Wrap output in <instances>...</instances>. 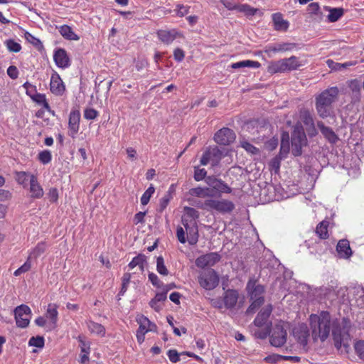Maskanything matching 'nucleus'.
<instances>
[{
  "mask_svg": "<svg viewBox=\"0 0 364 364\" xmlns=\"http://www.w3.org/2000/svg\"><path fill=\"white\" fill-rule=\"evenodd\" d=\"M333 319L327 311H321L317 314H312L309 316L312 338L314 341L320 340L323 343L330 335Z\"/></svg>",
  "mask_w": 364,
  "mask_h": 364,
  "instance_id": "nucleus-1",
  "label": "nucleus"
},
{
  "mask_svg": "<svg viewBox=\"0 0 364 364\" xmlns=\"http://www.w3.org/2000/svg\"><path fill=\"white\" fill-rule=\"evenodd\" d=\"M337 87L323 90L315 98V106L318 116L322 119L331 117L333 113V103L338 95Z\"/></svg>",
  "mask_w": 364,
  "mask_h": 364,
  "instance_id": "nucleus-2",
  "label": "nucleus"
},
{
  "mask_svg": "<svg viewBox=\"0 0 364 364\" xmlns=\"http://www.w3.org/2000/svg\"><path fill=\"white\" fill-rule=\"evenodd\" d=\"M246 290L251 304L245 314L250 315L254 314L264 303L263 294L265 289L263 285L257 284V279L251 277L247 283Z\"/></svg>",
  "mask_w": 364,
  "mask_h": 364,
  "instance_id": "nucleus-3",
  "label": "nucleus"
},
{
  "mask_svg": "<svg viewBox=\"0 0 364 364\" xmlns=\"http://www.w3.org/2000/svg\"><path fill=\"white\" fill-rule=\"evenodd\" d=\"M350 321L348 318H334L331 331L334 346L338 350H341V342L343 341V338L350 336Z\"/></svg>",
  "mask_w": 364,
  "mask_h": 364,
  "instance_id": "nucleus-4",
  "label": "nucleus"
},
{
  "mask_svg": "<svg viewBox=\"0 0 364 364\" xmlns=\"http://www.w3.org/2000/svg\"><path fill=\"white\" fill-rule=\"evenodd\" d=\"M301 65L299 58L292 55L287 58L270 62L267 66V72L270 74L285 73L297 70Z\"/></svg>",
  "mask_w": 364,
  "mask_h": 364,
  "instance_id": "nucleus-5",
  "label": "nucleus"
},
{
  "mask_svg": "<svg viewBox=\"0 0 364 364\" xmlns=\"http://www.w3.org/2000/svg\"><path fill=\"white\" fill-rule=\"evenodd\" d=\"M291 143L292 154L295 156H301L303 146L307 144L306 136L301 124L294 126L291 132Z\"/></svg>",
  "mask_w": 364,
  "mask_h": 364,
  "instance_id": "nucleus-6",
  "label": "nucleus"
},
{
  "mask_svg": "<svg viewBox=\"0 0 364 364\" xmlns=\"http://www.w3.org/2000/svg\"><path fill=\"white\" fill-rule=\"evenodd\" d=\"M203 208L207 210H215L220 213H230L235 208V205L228 200L208 199L205 200Z\"/></svg>",
  "mask_w": 364,
  "mask_h": 364,
  "instance_id": "nucleus-7",
  "label": "nucleus"
},
{
  "mask_svg": "<svg viewBox=\"0 0 364 364\" xmlns=\"http://www.w3.org/2000/svg\"><path fill=\"white\" fill-rule=\"evenodd\" d=\"M206 183L211 188L210 191L216 196V193H230L232 188L223 180L216 178L214 176H207L205 178Z\"/></svg>",
  "mask_w": 364,
  "mask_h": 364,
  "instance_id": "nucleus-8",
  "label": "nucleus"
},
{
  "mask_svg": "<svg viewBox=\"0 0 364 364\" xmlns=\"http://www.w3.org/2000/svg\"><path fill=\"white\" fill-rule=\"evenodd\" d=\"M287 333L282 325L277 324L269 334V342L274 347H282L287 342Z\"/></svg>",
  "mask_w": 364,
  "mask_h": 364,
  "instance_id": "nucleus-9",
  "label": "nucleus"
},
{
  "mask_svg": "<svg viewBox=\"0 0 364 364\" xmlns=\"http://www.w3.org/2000/svg\"><path fill=\"white\" fill-rule=\"evenodd\" d=\"M182 224L185 228V232L187 234V240L190 245H196L198 240V229L196 221L182 218Z\"/></svg>",
  "mask_w": 364,
  "mask_h": 364,
  "instance_id": "nucleus-10",
  "label": "nucleus"
},
{
  "mask_svg": "<svg viewBox=\"0 0 364 364\" xmlns=\"http://www.w3.org/2000/svg\"><path fill=\"white\" fill-rule=\"evenodd\" d=\"M15 319L18 327L26 328L30 321L31 309L25 304H21L15 309Z\"/></svg>",
  "mask_w": 364,
  "mask_h": 364,
  "instance_id": "nucleus-11",
  "label": "nucleus"
},
{
  "mask_svg": "<svg viewBox=\"0 0 364 364\" xmlns=\"http://www.w3.org/2000/svg\"><path fill=\"white\" fill-rule=\"evenodd\" d=\"M223 153L217 147L209 148L204 151L200 159V164L203 166L210 163L212 166L217 165L222 159Z\"/></svg>",
  "mask_w": 364,
  "mask_h": 364,
  "instance_id": "nucleus-12",
  "label": "nucleus"
},
{
  "mask_svg": "<svg viewBox=\"0 0 364 364\" xmlns=\"http://www.w3.org/2000/svg\"><path fill=\"white\" fill-rule=\"evenodd\" d=\"M236 136L233 130L223 127L218 130L214 135L215 141L220 145H229L233 143Z\"/></svg>",
  "mask_w": 364,
  "mask_h": 364,
  "instance_id": "nucleus-13",
  "label": "nucleus"
},
{
  "mask_svg": "<svg viewBox=\"0 0 364 364\" xmlns=\"http://www.w3.org/2000/svg\"><path fill=\"white\" fill-rule=\"evenodd\" d=\"M199 283L203 288L212 290L218 285L219 276L214 269H211L199 277Z\"/></svg>",
  "mask_w": 364,
  "mask_h": 364,
  "instance_id": "nucleus-14",
  "label": "nucleus"
},
{
  "mask_svg": "<svg viewBox=\"0 0 364 364\" xmlns=\"http://www.w3.org/2000/svg\"><path fill=\"white\" fill-rule=\"evenodd\" d=\"M300 119L306 127V131L309 137H314L318 134L313 115L308 109L300 112Z\"/></svg>",
  "mask_w": 364,
  "mask_h": 364,
  "instance_id": "nucleus-15",
  "label": "nucleus"
},
{
  "mask_svg": "<svg viewBox=\"0 0 364 364\" xmlns=\"http://www.w3.org/2000/svg\"><path fill=\"white\" fill-rule=\"evenodd\" d=\"M221 259L218 252H210L198 257L196 259V264L199 268L212 267L218 262Z\"/></svg>",
  "mask_w": 364,
  "mask_h": 364,
  "instance_id": "nucleus-16",
  "label": "nucleus"
},
{
  "mask_svg": "<svg viewBox=\"0 0 364 364\" xmlns=\"http://www.w3.org/2000/svg\"><path fill=\"white\" fill-rule=\"evenodd\" d=\"M80 112L77 109H72L69 114L68 135L75 138L80 128Z\"/></svg>",
  "mask_w": 364,
  "mask_h": 364,
  "instance_id": "nucleus-17",
  "label": "nucleus"
},
{
  "mask_svg": "<svg viewBox=\"0 0 364 364\" xmlns=\"http://www.w3.org/2000/svg\"><path fill=\"white\" fill-rule=\"evenodd\" d=\"M293 336L298 343L303 348H305L308 344L309 337V330L306 325L301 324L293 328Z\"/></svg>",
  "mask_w": 364,
  "mask_h": 364,
  "instance_id": "nucleus-18",
  "label": "nucleus"
},
{
  "mask_svg": "<svg viewBox=\"0 0 364 364\" xmlns=\"http://www.w3.org/2000/svg\"><path fill=\"white\" fill-rule=\"evenodd\" d=\"M50 90L51 92L55 95H62L65 91V85L60 75L55 72L51 75Z\"/></svg>",
  "mask_w": 364,
  "mask_h": 364,
  "instance_id": "nucleus-19",
  "label": "nucleus"
},
{
  "mask_svg": "<svg viewBox=\"0 0 364 364\" xmlns=\"http://www.w3.org/2000/svg\"><path fill=\"white\" fill-rule=\"evenodd\" d=\"M273 310L272 304H267L263 307L254 320V323L257 327H262L266 324Z\"/></svg>",
  "mask_w": 364,
  "mask_h": 364,
  "instance_id": "nucleus-20",
  "label": "nucleus"
},
{
  "mask_svg": "<svg viewBox=\"0 0 364 364\" xmlns=\"http://www.w3.org/2000/svg\"><path fill=\"white\" fill-rule=\"evenodd\" d=\"M53 59L59 68H65L70 66V58L63 48L57 49L53 55Z\"/></svg>",
  "mask_w": 364,
  "mask_h": 364,
  "instance_id": "nucleus-21",
  "label": "nucleus"
},
{
  "mask_svg": "<svg viewBox=\"0 0 364 364\" xmlns=\"http://www.w3.org/2000/svg\"><path fill=\"white\" fill-rule=\"evenodd\" d=\"M317 127L329 143L336 144L338 141L339 139L331 127L325 126L322 121L317 122Z\"/></svg>",
  "mask_w": 364,
  "mask_h": 364,
  "instance_id": "nucleus-22",
  "label": "nucleus"
},
{
  "mask_svg": "<svg viewBox=\"0 0 364 364\" xmlns=\"http://www.w3.org/2000/svg\"><path fill=\"white\" fill-rule=\"evenodd\" d=\"M239 294L237 290L228 289L224 295V304L227 309L233 308L238 300Z\"/></svg>",
  "mask_w": 364,
  "mask_h": 364,
  "instance_id": "nucleus-23",
  "label": "nucleus"
},
{
  "mask_svg": "<svg viewBox=\"0 0 364 364\" xmlns=\"http://www.w3.org/2000/svg\"><path fill=\"white\" fill-rule=\"evenodd\" d=\"M336 250L340 257L349 258L352 255V250L347 240H341L337 244Z\"/></svg>",
  "mask_w": 364,
  "mask_h": 364,
  "instance_id": "nucleus-24",
  "label": "nucleus"
},
{
  "mask_svg": "<svg viewBox=\"0 0 364 364\" xmlns=\"http://www.w3.org/2000/svg\"><path fill=\"white\" fill-rule=\"evenodd\" d=\"M30 192L31 197L34 198H41L43 196V190L39 185L37 178L34 175L30 176Z\"/></svg>",
  "mask_w": 364,
  "mask_h": 364,
  "instance_id": "nucleus-25",
  "label": "nucleus"
},
{
  "mask_svg": "<svg viewBox=\"0 0 364 364\" xmlns=\"http://www.w3.org/2000/svg\"><path fill=\"white\" fill-rule=\"evenodd\" d=\"M296 47L294 43H276L268 47L267 51L273 53L287 52L294 50Z\"/></svg>",
  "mask_w": 364,
  "mask_h": 364,
  "instance_id": "nucleus-26",
  "label": "nucleus"
},
{
  "mask_svg": "<svg viewBox=\"0 0 364 364\" xmlns=\"http://www.w3.org/2000/svg\"><path fill=\"white\" fill-rule=\"evenodd\" d=\"M349 87L351 91V102L356 103L360 102L361 97V87L360 83L356 80L350 81Z\"/></svg>",
  "mask_w": 364,
  "mask_h": 364,
  "instance_id": "nucleus-27",
  "label": "nucleus"
},
{
  "mask_svg": "<svg viewBox=\"0 0 364 364\" xmlns=\"http://www.w3.org/2000/svg\"><path fill=\"white\" fill-rule=\"evenodd\" d=\"M159 38L164 43L168 44L173 42L179 33L175 30L172 31H159L157 33Z\"/></svg>",
  "mask_w": 364,
  "mask_h": 364,
  "instance_id": "nucleus-28",
  "label": "nucleus"
},
{
  "mask_svg": "<svg viewBox=\"0 0 364 364\" xmlns=\"http://www.w3.org/2000/svg\"><path fill=\"white\" fill-rule=\"evenodd\" d=\"M272 21L274 24V28L277 31H287L289 27L287 21L284 20L282 14L280 13H275L272 14Z\"/></svg>",
  "mask_w": 364,
  "mask_h": 364,
  "instance_id": "nucleus-29",
  "label": "nucleus"
},
{
  "mask_svg": "<svg viewBox=\"0 0 364 364\" xmlns=\"http://www.w3.org/2000/svg\"><path fill=\"white\" fill-rule=\"evenodd\" d=\"M58 31L63 38L70 41H78L80 37L74 33L72 28L68 25L59 27Z\"/></svg>",
  "mask_w": 364,
  "mask_h": 364,
  "instance_id": "nucleus-30",
  "label": "nucleus"
},
{
  "mask_svg": "<svg viewBox=\"0 0 364 364\" xmlns=\"http://www.w3.org/2000/svg\"><path fill=\"white\" fill-rule=\"evenodd\" d=\"M146 262V257L143 254H139L134 257L132 260L129 263L128 266L130 269H133L138 266L141 272L144 270V264Z\"/></svg>",
  "mask_w": 364,
  "mask_h": 364,
  "instance_id": "nucleus-31",
  "label": "nucleus"
},
{
  "mask_svg": "<svg viewBox=\"0 0 364 364\" xmlns=\"http://www.w3.org/2000/svg\"><path fill=\"white\" fill-rule=\"evenodd\" d=\"M57 309L58 306L55 304H49L46 313V318L50 319L54 326H56L58 321V312Z\"/></svg>",
  "mask_w": 364,
  "mask_h": 364,
  "instance_id": "nucleus-32",
  "label": "nucleus"
},
{
  "mask_svg": "<svg viewBox=\"0 0 364 364\" xmlns=\"http://www.w3.org/2000/svg\"><path fill=\"white\" fill-rule=\"evenodd\" d=\"M213 191H210V188H193L189 190V194L192 196L197 197H213L215 194L212 193Z\"/></svg>",
  "mask_w": 364,
  "mask_h": 364,
  "instance_id": "nucleus-33",
  "label": "nucleus"
},
{
  "mask_svg": "<svg viewBox=\"0 0 364 364\" xmlns=\"http://www.w3.org/2000/svg\"><path fill=\"white\" fill-rule=\"evenodd\" d=\"M324 9L329 11V14L327 16L329 22L337 21L344 14V10L342 8L331 9L328 7H324Z\"/></svg>",
  "mask_w": 364,
  "mask_h": 364,
  "instance_id": "nucleus-34",
  "label": "nucleus"
},
{
  "mask_svg": "<svg viewBox=\"0 0 364 364\" xmlns=\"http://www.w3.org/2000/svg\"><path fill=\"white\" fill-rule=\"evenodd\" d=\"M329 222L327 220H323L319 223L316 228V233L321 239H326L328 237V227Z\"/></svg>",
  "mask_w": 364,
  "mask_h": 364,
  "instance_id": "nucleus-35",
  "label": "nucleus"
},
{
  "mask_svg": "<svg viewBox=\"0 0 364 364\" xmlns=\"http://www.w3.org/2000/svg\"><path fill=\"white\" fill-rule=\"evenodd\" d=\"M260 65H261L258 61L246 60L232 63L231 65V68L233 69H239L246 67L258 68L260 67Z\"/></svg>",
  "mask_w": 364,
  "mask_h": 364,
  "instance_id": "nucleus-36",
  "label": "nucleus"
},
{
  "mask_svg": "<svg viewBox=\"0 0 364 364\" xmlns=\"http://www.w3.org/2000/svg\"><path fill=\"white\" fill-rule=\"evenodd\" d=\"M136 321L139 324L138 331H140L142 335L147 333V326L150 325V320L144 315H139L136 317Z\"/></svg>",
  "mask_w": 364,
  "mask_h": 364,
  "instance_id": "nucleus-37",
  "label": "nucleus"
},
{
  "mask_svg": "<svg viewBox=\"0 0 364 364\" xmlns=\"http://www.w3.org/2000/svg\"><path fill=\"white\" fill-rule=\"evenodd\" d=\"M47 245L45 242H41L37 244L35 248L30 253L29 258H37L41 256L46 250Z\"/></svg>",
  "mask_w": 364,
  "mask_h": 364,
  "instance_id": "nucleus-38",
  "label": "nucleus"
},
{
  "mask_svg": "<svg viewBox=\"0 0 364 364\" xmlns=\"http://www.w3.org/2000/svg\"><path fill=\"white\" fill-rule=\"evenodd\" d=\"M238 11L244 13L247 16H253L259 11L258 9H255L250 6L249 4H241L238 6Z\"/></svg>",
  "mask_w": 364,
  "mask_h": 364,
  "instance_id": "nucleus-39",
  "label": "nucleus"
},
{
  "mask_svg": "<svg viewBox=\"0 0 364 364\" xmlns=\"http://www.w3.org/2000/svg\"><path fill=\"white\" fill-rule=\"evenodd\" d=\"M171 198V193L168 191L159 200V205L158 208V211L159 213H162L166 208Z\"/></svg>",
  "mask_w": 364,
  "mask_h": 364,
  "instance_id": "nucleus-40",
  "label": "nucleus"
},
{
  "mask_svg": "<svg viewBox=\"0 0 364 364\" xmlns=\"http://www.w3.org/2000/svg\"><path fill=\"white\" fill-rule=\"evenodd\" d=\"M88 328L92 333H95L97 334H101L104 335L105 333V327L96 322L94 321H90L88 323Z\"/></svg>",
  "mask_w": 364,
  "mask_h": 364,
  "instance_id": "nucleus-41",
  "label": "nucleus"
},
{
  "mask_svg": "<svg viewBox=\"0 0 364 364\" xmlns=\"http://www.w3.org/2000/svg\"><path fill=\"white\" fill-rule=\"evenodd\" d=\"M326 64L332 70H341L353 65L352 63H339L332 60H327Z\"/></svg>",
  "mask_w": 364,
  "mask_h": 364,
  "instance_id": "nucleus-42",
  "label": "nucleus"
},
{
  "mask_svg": "<svg viewBox=\"0 0 364 364\" xmlns=\"http://www.w3.org/2000/svg\"><path fill=\"white\" fill-rule=\"evenodd\" d=\"M156 270L157 272L163 275L166 276L168 274V270L164 264V260L162 256H159L156 259Z\"/></svg>",
  "mask_w": 364,
  "mask_h": 364,
  "instance_id": "nucleus-43",
  "label": "nucleus"
},
{
  "mask_svg": "<svg viewBox=\"0 0 364 364\" xmlns=\"http://www.w3.org/2000/svg\"><path fill=\"white\" fill-rule=\"evenodd\" d=\"M5 45L10 52L18 53L21 50V46L13 39H8Z\"/></svg>",
  "mask_w": 364,
  "mask_h": 364,
  "instance_id": "nucleus-44",
  "label": "nucleus"
},
{
  "mask_svg": "<svg viewBox=\"0 0 364 364\" xmlns=\"http://www.w3.org/2000/svg\"><path fill=\"white\" fill-rule=\"evenodd\" d=\"M45 340L43 336H33L29 339L28 345L37 348H43L44 346Z\"/></svg>",
  "mask_w": 364,
  "mask_h": 364,
  "instance_id": "nucleus-45",
  "label": "nucleus"
},
{
  "mask_svg": "<svg viewBox=\"0 0 364 364\" xmlns=\"http://www.w3.org/2000/svg\"><path fill=\"white\" fill-rule=\"evenodd\" d=\"M38 159L43 164H47L51 161V152L49 150L42 151L38 154Z\"/></svg>",
  "mask_w": 364,
  "mask_h": 364,
  "instance_id": "nucleus-46",
  "label": "nucleus"
},
{
  "mask_svg": "<svg viewBox=\"0 0 364 364\" xmlns=\"http://www.w3.org/2000/svg\"><path fill=\"white\" fill-rule=\"evenodd\" d=\"M155 188L151 185L149 186L146 191L143 193L142 196L141 197V203L144 205L148 204L149 202L150 198L151 197L152 194L154 193Z\"/></svg>",
  "mask_w": 364,
  "mask_h": 364,
  "instance_id": "nucleus-47",
  "label": "nucleus"
},
{
  "mask_svg": "<svg viewBox=\"0 0 364 364\" xmlns=\"http://www.w3.org/2000/svg\"><path fill=\"white\" fill-rule=\"evenodd\" d=\"M184 210L186 215L183 218H188V220H194V221H196V219L199 218L198 212L193 208L186 206L184 208Z\"/></svg>",
  "mask_w": 364,
  "mask_h": 364,
  "instance_id": "nucleus-48",
  "label": "nucleus"
},
{
  "mask_svg": "<svg viewBox=\"0 0 364 364\" xmlns=\"http://www.w3.org/2000/svg\"><path fill=\"white\" fill-rule=\"evenodd\" d=\"M189 6H184L183 4H177L176 6V14L178 17H183L189 13Z\"/></svg>",
  "mask_w": 364,
  "mask_h": 364,
  "instance_id": "nucleus-49",
  "label": "nucleus"
},
{
  "mask_svg": "<svg viewBox=\"0 0 364 364\" xmlns=\"http://www.w3.org/2000/svg\"><path fill=\"white\" fill-rule=\"evenodd\" d=\"M354 348L358 357L364 360V341H358L355 343Z\"/></svg>",
  "mask_w": 364,
  "mask_h": 364,
  "instance_id": "nucleus-50",
  "label": "nucleus"
},
{
  "mask_svg": "<svg viewBox=\"0 0 364 364\" xmlns=\"http://www.w3.org/2000/svg\"><path fill=\"white\" fill-rule=\"evenodd\" d=\"M29 257L27 261L19 268H18L14 273V275L16 277L20 276L21 274L27 272L30 270L31 267V262H29Z\"/></svg>",
  "mask_w": 364,
  "mask_h": 364,
  "instance_id": "nucleus-51",
  "label": "nucleus"
},
{
  "mask_svg": "<svg viewBox=\"0 0 364 364\" xmlns=\"http://www.w3.org/2000/svg\"><path fill=\"white\" fill-rule=\"evenodd\" d=\"M308 12L310 14H314L321 17L322 13L320 11V7L318 3H311L308 6Z\"/></svg>",
  "mask_w": 364,
  "mask_h": 364,
  "instance_id": "nucleus-52",
  "label": "nucleus"
},
{
  "mask_svg": "<svg viewBox=\"0 0 364 364\" xmlns=\"http://www.w3.org/2000/svg\"><path fill=\"white\" fill-rule=\"evenodd\" d=\"M206 173L207 171L205 170V168H195L194 179L196 181H202L204 178L205 179Z\"/></svg>",
  "mask_w": 364,
  "mask_h": 364,
  "instance_id": "nucleus-53",
  "label": "nucleus"
},
{
  "mask_svg": "<svg viewBox=\"0 0 364 364\" xmlns=\"http://www.w3.org/2000/svg\"><path fill=\"white\" fill-rule=\"evenodd\" d=\"M148 277L149 281L154 287L160 288L163 286V282L159 279L158 276L156 274L150 272Z\"/></svg>",
  "mask_w": 364,
  "mask_h": 364,
  "instance_id": "nucleus-54",
  "label": "nucleus"
},
{
  "mask_svg": "<svg viewBox=\"0 0 364 364\" xmlns=\"http://www.w3.org/2000/svg\"><path fill=\"white\" fill-rule=\"evenodd\" d=\"M98 115V112L92 108H87L84 112V117L86 119H94Z\"/></svg>",
  "mask_w": 364,
  "mask_h": 364,
  "instance_id": "nucleus-55",
  "label": "nucleus"
},
{
  "mask_svg": "<svg viewBox=\"0 0 364 364\" xmlns=\"http://www.w3.org/2000/svg\"><path fill=\"white\" fill-rule=\"evenodd\" d=\"M167 355L172 363H177L180 360V354L176 350L171 349L167 352Z\"/></svg>",
  "mask_w": 364,
  "mask_h": 364,
  "instance_id": "nucleus-56",
  "label": "nucleus"
},
{
  "mask_svg": "<svg viewBox=\"0 0 364 364\" xmlns=\"http://www.w3.org/2000/svg\"><path fill=\"white\" fill-rule=\"evenodd\" d=\"M48 197L51 203H55L58 199V191L56 188H51L49 189Z\"/></svg>",
  "mask_w": 364,
  "mask_h": 364,
  "instance_id": "nucleus-57",
  "label": "nucleus"
},
{
  "mask_svg": "<svg viewBox=\"0 0 364 364\" xmlns=\"http://www.w3.org/2000/svg\"><path fill=\"white\" fill-rule=\"evenodd\" d=\"M176 236L178 241L182 244H184L188 241L187 237H186V232L182 227L177 228Z\"/></svg>",
  "mask_w": 364,
  "mask_h": 364,
  "instance_id": "nucleus-58",
  "label": "nucleus"
},
{
  "mask_svg": "<svg viewBox=\"0 0 364 364\" xmlns=\"http://www.w3.org/2000/svg\"><path fill=\"white\" fill-rule=\"evenodd\" d=\"M241 146L250 153L256 154L258 151V149L248 141H242Z\"/></svg>",
  "mask_w": 364,
  "mask_h": 364,
  "instance_id": "nucleus-59",
  "label": "nucleus"
},
{
  "mask_svg": "<svg viewBox=\"0 0 364 364\" xmlns=\"http://www.w3.org/2000/svg\"><path fill=\"white\" fill-rule=\"evenodd\" d=\"M8 75L13 80H15L18 76V70L14 65H11L7 69Z\"/></svg>",
  "mask_w": 364,
  "mask_h": 364,
  "instance_id": "nucleus-60",
  "label": "nucleus"
},
{
  "mask_svg": "<svg viewBox=\"0 0 364 364\" xmlns=\"http://www.w3.org/2000/svg\"><path fill=\"white\" fill-rule=\"evenodd\" d=\"M220 2L223 4V5L228 9L230 11L232 10H238L239 5H236L233 4L230 0H220Z\"/></svg>",
  "mask_w": 364,
  "mask_h": 364,
  "instance_id": "nucleus-61",
  "label": "nucleus"
},
{
  "mask_svg": "<svg viewBox=\"0 0 364 364\" xmlns=\"http://www.w3.org/2000/svg\"><path fill=\"white\" fill-rule=\"evenodd\" d=\"M173 56L176 61L181 62L183 60L185 54L182 49L176 48L174 50Z\"/></svg>",
  "mask_w": 364,
  "mask_h": 364,
  "instance_id": "nucleus-62",
  "label": "nucleus"
},
{
  "mask_svg": "<svg viewBox=\"0 0 364 364\" xmlns=\"http://www.w3.org/2000/svg\"><path fill=\"white\" fill-rule=\"evenodd\" d=\"M31 99L38 105H42L43 102L46 100V95L41 93H37L33 97L32 96Z\"/></svg>",
  "mask_w": 364,
  "mask_h": 364,
  "instance_id": "nucleus-63",
  "label": "nucleus"
},
{
  "mask_svg": "<svg viewBox=\"0 0 364 364\" xmlns=\"http://www.w3.org/2000/svg\"><path fill=\"white\" fill-rule=\"evenodd\" d=\"M146 215V212H139L135 214L134 217V222L135 224L143 223H144V216Z\"/></svg>",
  "mask_w": 364,
  "mask_h": 364,
  "instance_id": "nucleus-64",
  "label": "nucleus"
}]
</instances>
